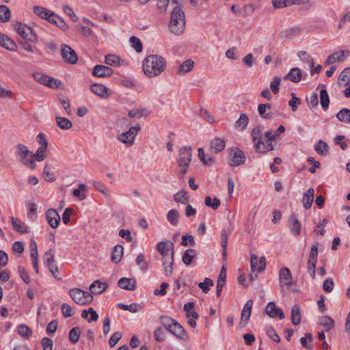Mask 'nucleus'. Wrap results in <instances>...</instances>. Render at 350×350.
<instances>
[{
	"mask_svg": "<svg viewBox=\"0 0 350 350\" xmlns=\"http://www.w3.org/2000/svg\"><path fill=\"white\" fill-rule=\"evenodd\" d=\"M143 70L148 77L159 75L166 67L165 59L158 55H150L143 61Z\"/></svg>",
	"mask_w": 350,
	"mask_h": 350,
	"instance_id": "1",
	"label": "nucleus"
},
{
	"mask_svg": "<svg viewBox=\"0 0 350 350\" xmlns=\"http://www.w3.org/2000/svg\"><path fill=\"white\" fill-rule=\"evenodd\" d=\"M192 157V149L191 146H183L179 150L177 165L178 168V176L183 178L190 165Z\"/></svg>",
	"mask_w": 350,
	"mask_h": 350,
	"instance_id": "2",
	"label": "nucleus"
},
{
	"mask_svg": "<svg viewBox=\"0 0 350 350\" xmlns=\"http://www.w3.org/2000/svg\"><path fill=\"white\" fill-rule=\"evenodd\" d=\"M31 153L32 152L22 144H18L16 146V155L18 158V161L33 170L36 167V163L31 157H28Z\"/></svg>",
	"mask_w": 350,
	"mask_h": 350,
	"instance_id": "3",
	"label": "nucleus"
},
{
	"mask_svg": "<svg viewBox=\"0 0 350 350\" xmlns=\"http://www.w3.org/2000/svg\"><path fill=\"white\" fill-rule=\"evenodd\" d=\"M69 295L75 303L81 306L88 305L93 301V296L90 293L79 288H71Z\"/></svg>",
	"mask_w": 350,
	"mask_h": 350,
	"instance_id": "4",
	"label": "nucleus"
},
{
	"mask_svg": "<svg viewBox=\"0 0 350 350\" xmlns=\"http://www.w3.org/2000/svg\"><path fill=\"white\" fill-rule=\"evenodd\" d=\"M141 130L139 125L131 126L129 131L123 132L117 136V139L122 143L128 146H131L134 143V139L138 133Z\"/></svg>",
	"mask_w": 350,
	"mask_h": 350,
	"instance_id": "5",
	"label": "nucleus"
},
{
	"mask_svg": "<svg viewBox=\"0 0 350 350\" xmlns=\"http://www.w3.org/2000/svg\"><path fill=\"white\" fill-rule=\"evenodd\" d=\"M165 328L180 340L187 341L189 339L187 332L183 328V327L176 321L173 322V323L165 326Z\"/></svg>",
	"mask_w": 350,
	"mask_h": 350,
	"instance_id": "6",
	"label": "nucleus"
},
{
	"mask_svg": "<svg viewBox=\"0 0 350 350\" xmlns=\"http://www.w3.org/2000/svg\"><path fill=\"white\" fill-rule=\"evenodd\" d=\"M230 155L232 158L230 159L228 164L232 167L239 166L245 162V155L239 148H231Z\"/></svg>",
	"mask_w": 350,
	"mask_h": 350,
	"instance_id": "7",
	"label": "nucleus"
},
{
	"mask_svg": "<svg viewBox=\"0 0 350 350\" xmlns=\"http://www.w3.org/2000/svg\"><path fill=\"white\" fill-rule=\"evenodd\" d=\"M157 251L161 254L162 258L174 256V244L171 241H161L157 245Z\"/></svg>",
	"mask_w": 350,
	"mask_h": 350,
	"instance_id": "8",
	"label": "nucleus"
},
{
	"mask_svg": "<svg viewBox=\"0 0 350 350\" xmlns=\"http://www.w3.org/2000/svg\"><path fill=\"white\" fill-rule=\"evenodd\" d=\"M61 55L62 58L69 64H75L78 61V57L75 51L66 44H62Z\"/></svg>",
	"mask_w": 350,
	"mask_h": 350,
	"instance_id": "9",
	"label": "nucleus"
},
{
	"mask_svg": "<svg viewBox=\"0 0 350 350\" xmlns=\"http://www.w3.org/2000/svg\"><path fill=\"white\" fill-rule=\"evenodd\" d=\"M46 219L51 228H56L59 224L60 216L56 210L49 208L46 212Z\"/></svg>",
	"mask_w": 350,
	"mask_h": 350,
	"instance_id": "10",
	"label": "nucleus"
},
{
	"mask_svg": "<svg viewBox=\"0 0 350 350\" xmlns=\"http://www.w3.org/2000/svg\"><path fill=\"white\" fill-rule=\"evenodd\" d=\"M185 18H182V20H170L169 29L174 34H181L185 29Z\"/></svg>",
	"mask_w": 350,
	"mask_h": 350,
	"instance_id": "11",
	"label": "nucleus"
},
{
	"mask_svg": "<svg viewBox=\"0 0 350 350\" xmlns=\"http://www.w3.org/2000/svg\"><path fill=\"white\" fill-rule=\"evenodd\" d=\"M265 312L271 318H275L278 317L280 319H284L285 317L284 313L283 311L275 307V303L271 301L268 303L265 308Z\"/></svg>",
	"mask_w": 350,
	"mask_h": 350,
	"instance_id": "12",
	"label": "nucleus"
},
{
	"mask_svg": "<svg viewBox=\"0 0 350 350\" xmlns=\"http://www.w3.org/2000/svg\"><path fill=\"white\" fill-rule=\"evenodd\" d=\"M113 74V70L104 65H96L93 69L92 75L96 77H107Z\"/></svg>",
	"mask_w": 350,
	"mask_h": 350,
	"instance_id": "13",
	"label": "nucleus"
},
{
	"mask_svg": "<svg viewBox=\"0 0 350 350\" xmlns=\"http://www.w3.org/2000/svg\"><path fill=\"white\" fill-rule=\"evenodd\" d=\"M258 258L256 254H252L250 257V265L252 271L258 270V271H262L266 267V260L264 256L260 257L258 265Z\"/></svg>",
	"mask_w": 350,
	"mask_h": 350,
	"instance_id": "14",
	"label": "nucleus"
},
{
	"mask_svg": "<svg viewBox=\"0 0 350 350\" xmlns=\"http://www.w3.org/2000/svg\"><path fill=\"white\" fill-rule=\"evenodd\" d=\"M225 140L219 137H216L211 141L209 144V150L216 154L222 151L225 148Z\"/></svg>",
	"mask_w": 350,
	"mask_h": 350,
	"instance_id": "15",
	"label": "nucleus"
},
{
	"mask_svg": "<svg viewBox=\"0 0 350 350\" xmlns=\"http://www.w3.org/2000/svg\"><path fill=\"white\" fill-rule=\"evenodd\" d=\"M137 281L134 278H122L118 282L120 288L129 291H133L136 288Z\"/></svg>",
	"mask_w": 350,
	"mask_h": 350,
	"instance_id": "16",
	"label": "nucleus"
},
{
	"mask_svg": "<svg viewBox=\"0 0 350 350\" xmlns=\"http://www.w3.org/2000/svg\"><path fill=\"white\" fill-rule=\"evenodd\" d=\"M280 282L283 284L290 286L292 282V275L288 268L282 267L279 272Z\"/></svg>",
	"mask_w": 350,
	"mask_h": 350,
	"instance_id": "17",
	"label": "nucleus"
},
{
	"mask_svg": "<svg viewBox=\"0 0 350 350\" xmlns=\"http://www.w3.org/2000/svg\"><path fill=\"white\" fill-rule=\"evenodd\" d=\"M253 306V301L252 299L248 300L244 305V307L241 311V319L240 323H247L252 313V308Z\"/></svg>",
	"mask_w": 350,
	"mask_h": 350,
	"instance_id": "18",
	"label": "nucleus"
},
{
	"mask_svg": "<svg viewBox=\"0 0 350 350\" xmlns=\"http://www.w3.org/2000/svg\"><path fill=\"white\" fill-rule=\"evenodd\" d=\"M288 223L291 232L295 235H299L301 232V224L295 214L290 216Z\"/></svg>",
	"mask_w": 350,
	"mask_h": 350,
	"instance_id": "19",
	"label": "nucleus"
},
{
	"mask_svg": "<svg viewBox=\"0 0 350 350\" xmlns=\"http://www.w3.org/2000/svg\"><path fill=\"white\" fill-rule=\"evenodd\" d=\"M12 225L13 228L21 234H26L29 232L28 226L22 222L20 219L14 217H11Z\"/></svg>",
	"mask_w": 350,
	"mask_h": 350,
	"instance_id": "20",
	"label": "nucleus"
},
{
	"mask_svg": "<svg viewBox=\"0 0 350 350\" xmlns=\"http://www.w3.org/2000/svg\"><path fill=\"white\" fill-rule=\"evenodd\" d=\"M302 73L299 68L295 67L291 69L284 79L293 83H298L301 79Z\"/></svg>",
	"mask_w": 350,
	"mask_h": 350,
	"instance_id": "21",
	"label": "nucleus"
},
{
	"mask_svg": "<svg viewBox=\"0 0 350 350\" xmlns=\"http://www.w3.org/2000/svg\"><path fill=\"white\" fill-rule=\"evenodd\" d=\"M91 91L96 95L100 97H107L109 89L104 85L94 83L90 87Z\"/></svg>",
	"mask_w": 350,
	"mask_h": 350,
	"instance_id": "22",
	"label": "nucleus"
},
{
	"mask_svg": "<svg viewBox=\"0 0 350 350\" xmlns=\"http://www.w3.org/2000/svg\"><path fill=\"white\" fill-rule=\"evenodd\" d=\"M256 150L259 153H265L273 150V145L269 141H264V139H259L255 144Z\"/></svg>",
	"mask_w": 350,
	"mask_h": 350,
	"instance_id": "23",
	"label": "nucleus"
},
{
	"mask_svg": "<svg viewBox=\"0 0 350 350\" xmlns=\"http://www.w3.org/2000/svg\"><path fill=\"white\" fill-rule=\"evenodd\" d=\"M314 190L313 188L308 189V191L304 194L302 198V203L304 207L306 209H309L311 207L314 200Z\"/></svg>",
	"mask_w": 350,
	"mask_h": 350,
	"instance_id": "24",
	"label": "nucleus"
},
{
	"mask_svg": "<svg viewBox=\"0 0 350 350\" xmlns=\"http://www.w3.org/2000/svg\"><path fill=\"white\" fill-rule=\"evenodd\" d=\"M108 287V284L105 282H102L100 280L94 281L90 286V290L91 294H100L104 292Z\"/></svg>",
	"mask_w": 350,
	"mask_h": 350,
	"instance_id": "25",
	"label": "nucleus"
},
{
	"mask_svg": "<svg viewBox=\"0 0 350 350\" xmlns=\"http://www.w3.org/2000/svg\"><path fill=\"white\" fill-rule=\"evenodd\" d=\"M0 46L10 50L14 51L16 48V44L8 36L0 32Z\"/></svg>",
	"mask_w": 350,
	"mask_h": 350,
	"instance_id": "26",
	"label": "nucleus"
},
{
	"mask_svg": "<svg viewBox=\"0 0 350 350\" xmlns=\"http://www.w3.org/2000/svg\"><path fill=\"white\" fill-rule=\"evenodd\" d=\"M271 104H259L258 106V111L262 118L270 119L273 117L272 113L270 112Z\"/></svg>",
	"mask_w": 350,
	"mask_h": 350,
	"instance_id": "27",
	"label": "nucleus"
},
{
	"mask_svg": "<svg viewBox=\"0 0 350 350\" xmlns=\"http://www.w3.org/2000/svg\"><path fill=\"white\" fill-rule=\"evenodd\" d=\"M164 271L167 276H170L173 273L174 257L167 256L166 258H162Z\"/></svg>",
	"mask_w": 350,
	"mask_h": 350,
	"instance_id": "28",
	"label": "nucleus"
},
{
	"mask_svg": "<svg viewBox=\"0 0 350 350\" xmlns=\"http://www.w3.org/2000/svg\"><path fill=\"white\" fill-rule=\"evenodd\" d=\"M123 255V247L121 245H116L111 252V260L114 263H118Z\"/></svg>",
	"mask_w": 350,
	"mask_h": 350,
	"instance_id": "29",
	"label": "nucleus"
},
{
	"mask_svg": "<svg viewBox=\"0 0 350 350\" xmlns=\"http://www.w3.org/2000/svg\"><path fill=\"white\" fill-rule=\"evenodd\" d=\"M319 323L327 332L332 329L335 325L334 319L329 316L321 317L319 319Z\"/></svg>",
	"mask_w": 350,
	"mask_h": 350,
	"instance_id": "30",
	"label": "nucleus"
},
{
	"mask_svg": "<svg viewBox=\"0 0 350 350\" xmlns=\"http://www.w3.org/2000/svg\"><path fill=\"white\" fill-rule=\"evenodd\" d=\"M249 122V118L247 116L245 113H241L239 118L234 123V127L238 129L243 131L244 130Z\"/></svg>",
	"mask_w": 350,
	"mask_h": 350,
	"instance_id": "31",
	"label": "nucleus"
},
{
	"mask_svg": "<svg viewBox=\"0 0 350 350\" xmlns=\"http://www.w3.org/2000/svg\"><path fill=\"white\" fill-rule=\"evenodd\" d=\"M350 82V67L345 68L338 77V83L340 86H345Z\"/></svg>",
	"mask_w": 350,
	"mask_h": 350,
	"instance_id": "32",
	"label": "nucleus"
},
{
	"mask_svg": "<svg viewBox=\"0 0 350 350\" xmlns=\"http://www.w3.org/2000/svg\"><path fill=\"white\" fill-rule=\"evenodd\" d=\"M167 219L172 226H176L180 217L179 212L176 209H171L167 213Z\"/></svg>",
	"mask_w": 350,
	"mask_h": 350,
	"instance_id": "33",
	"label": "nucleus"
},
{
	"mask_svg": "<svg viewBox=\"0 0 350 350\" xmlns=\"http://www.w3.org/2000/svg\"><path fill=\"white\" fill-rule=\"evenodd\" d=\"M344 59V52H335L331 54L325 60V65H330L336 62H340Z\"/></svg>",
	"mask_w": 350,
	"mask_h": 350,
	"instance_id": "34",
	"label": "nucleus"
},
{
	"mask_svg": "<svg viewBox=\"0 0 350 350\" xmlns=\"http://www.w3.org/2000/svg\"><path fill=\"white\" fill-rule=\"evenodd\" d=\"M301 312L297 305L293 306L291 310V321L294 325H299L301 323Z\"/></svg>",
	"mask_w": 350,
	"mask_h": 350,
	"instance_id": "35",
	"label": "nucleus"
},
{
	"mask_svg": "<svg viewBox=\"0 0 350 350\" xmlns=\"http://www.w3.org/2000/svg\"><path fill=\"white\" fill-rule=\"evenodd\" d=\"M55 119L57 125L62 130H68L72 126L71 121L66 118L57 116Z\"/></svg>",
	"mask_w": 350,
	"mask_h": 350,
	"instance_id": "36",
	"label": "nucleus"
},
{
	"mask_svg": "<svg viewBox=\"0 0 350 350\" xmlns=\"http://www.w3.org/2000/svg\"><path fill=\"white\" fill-rule=\"evenodd\" d=\"M337 119L343 122L350 124V109L343 108L336 114Z\"/></svg>",
	"mask_w": 350,
	"mask_h": 350,
	"instance_id": "37",
	"label": "nucleus"
},
{
	"mask_svg": "<svg viewBox=\"0 0 350 350\" xmlns=\"http://www.w3.org/2000/svg\"><path fill=\"white\" fill-rule=\"evenodd\" d=\"M193 66H194V62L192 59H187L179 66L178 72L179 74L187 73V72H189L190 70H191Z\"/></svg>",
	"mask_w": 350,
	"mask_h": 350,
	"instance_id": "38",
	"label": "nucleus"
},
{
	"mask_svg": "<svg viewBox=\"0 0 350 350\" xmlns=\"http://www.w3.org/2000/svg\"><path fill=\"white\" fill-rule=\"evenodd\" d=\"M196 252L195 250H193V249L187 250L185 252V253L182 257L183 262L186 265H189L191 263V261H192L193 258L196 256Z\"/></svg>",
	"mask_w": 350,
	"mask_h": 350,
	"instance_id": "39",
	"label": "nucleus"
},
{
	"mask_svg": "<svg viewBox=\"0 0 350 350\" xmlns=\"http://www.w3.org/2000/svg\"><path fill=\"white\" fill-rule=\"evenodd\" d=\"M11 12L8 7L4 5H0V22L5 23L10 20Z\"/></svg>",
	"mask_w": 350,
	"mask_h": 350,
	"instance_id": "40",
	"label": "nucleus"
},
{
	"mask_svg": "<svg viewBox=\"0 0 350 350\" xmlns=\"http://www.w3.org/2000/svg\"><path fill=\"white\" fill-rule=\"evenodd\" d=\"M320 103L322 108L326 110L329 105V98L325 89L320 91Z\"/></svg>",
	"mask_w": 350,
	"mask_h": 350,
	"instance_id": "41",
	"label": "nucleus"
},
{
	"mask_svg": "<svg viewBox=\"0 0 350 350\" xmlns=\"http://www.w3.org/2000/svg\"><path fill=\"white\" fill-rule=\"evenodd\" d=\"M328 145L322 140H319L318 143L314 146L315 151L321 155H325L328 152Z\"/></svg>",
	"mask_w": 350,
	"mask_h": 350,
	"instance_id": "42",
	"label": "nucleus"
},
{
	"mask_svg": "<svg viewBox=\"0 0 350 350\" xmlns=\"http://www.w3.org/2000/svg\"><path fill=\"white\" fill-rule=\"evenodd\" d=\"M182 18H185V12L180 6L177 5L172 11L171 20H182Z\"/></svg>",
	"mask_w": 350,
	"mask_h": 350,
	"instance_id": "43",
	"label": "nucleus"
},
{
	"mask_svg": "<svg viewBox=\"0 0 350 350\" xmlns=\"http://www.w3.org/2000/svg\"><path fill=\"white\" fill-rule=\"evenodd\" d=\"M174 199L176 202L183 204H186L189 202V197L185 191H180L176 193L174 196Z\"/></svg>",
	"mask_w": 350,
	"mask_h": 350,
	"instance_id": "44",
	"label": "nucleus"
},
{
	"mask_svg": "<svg viewBox=\"0 0 350 350\" xmlns=\"http://www.w3.org/2000/svg\"><path fill=\"white\" fill-rule=\"evenodd\" d=\"M43 177L47 182H53L55 180L54 174L51 172V167L48 164L43 169Z\"/></svg>",
	"mask_w": 350,
	"mask_h": 350,
	"instance_id": "45",
	"label": "nucleus"
},
{
	"mask_svg": "<svg viewBox=\"0 0 350 350\" xmlns=\"http://www.w3.org/2000/svg\"><path fill=\"white\" fill-rule=\"evenodd\" d=\"M206 206L211 207L213 209L216 210L220 206V200L217 198H215L213 200L210 196H206L204 200Z\"/></svg>",
	"mask_w": 350,
	"mask_h": 350,
	"instance_id": "46",
	"label": "nucleus"
},
{
	"mask_svg": "<svg viewBox=\"0 0 350 350\" xmlns=\"http://www.w3.org/2000/svg\"><path fill=\"white\" fill-rule=\"evenodd\" d=\"M198 157L200 160L204 163L205 165H210L213 163L214 159L212 157H209L208 154H207L208 158L206 159V155L204 153V150L202 148H199L198 150Z\"/></svg>",
	"mask_w": 350,
	"mask_h": 350,
	"instance_id": "47",
	"label": "nucleus"
},
{
	"mask_svg": "<svg viewBox=\"0 0 350 350\" xmlns=\"http://www.w3.org/2000/svg\"><path fill=\"white\" fill-rule=\"evenodd\" d=\"M80 329L79 327H75L70 329L69 332V340L72 343H76L78 342L80 336Z\"/></svg>",
	"mask_w": 350,
	"mask_h": 350,
	"instance_id": "48",
	"label": "nucleus"
},
{
	"mask_svg": "<svg viewBox=\"0 0 350 350\" xmlns=\"http://www.w3.org/2000/svg\"><path fill=\"white\" fill-rule=\"evenodd\" d=\"M120 58L116 55H105V62L110 66H119Z\"/></svg>",
	"mask_w": 350,
	"mask_h": 350,
	"instance_id": "49",
	"label": "nucleus"
},
{
	"mask_svg": "<svg viewBox=\"0 0 350 350\" xmlns=\"http://www.w3.org/2000/svg\"><path fill=\"white\" fill-rule=\"evenodd\" d=\"M130 42H131L132 47L133 49H135L136 52L140 53L142 51V49H143L142 43L138 38H137L135 36H131L130 38Z\"/></svg>",
	"mask_w": 350,
	"mask_h": 350,
	"instance_id": "50",
	"label": "nucleus"
},
{
	"mask_svg": "<svg viewBox=\"0 0 350 350\" xmlns=\"http://www.w3.org/2000/svg\"><path fill=\"white\" fill-rule=\"evenodd\" d=\"M33 12L38 16H39L40 18H44V19H47L48 16L51 13V12L49 10H46L44 8L39 7V6H34L33 7Z\"/></svg>",
	"mask_w": 350,
	"mask_h": 350,
	"instance_id": "51",
	"label": "nucleus"
},
{
	"mask_svg": "<svg viewBox=\"0 0 350 350\" xmlns=\"http://www.w3.org/2000/svg\"><path fill=\"white\" fill-rule=\"evenodd\" d=\"M14 29L23 38H24L27 32L25 29H29V27L24 25L21 23H16L14 24Z\"/></svg>",
	"mask_w": 350,
	"mask_h": 350,
	"instance_id": "52",
	"label": "nucleus"
},
{
	"mask_svg": "<svg viewBox=\"0 0 350 350\" xmlns=\"http://www.w3.org/2000/svg\"><path fill=\"white\" fill-rule=\"evenodd\" d=\"M266 333L267 336L274 342L277 343L280 342V338L273 327L271 326L267 327L266 328Z\"/></svg>",
	"mask_w": 350,
	"mask_h": 350,
	"instance_id": "53",
	"label": "nucleus"
},
{
	"mask_svg": "<svg viewBox=\"0 0 350 350\" xmlns=\"http://www.w3.org/2000/svg\"><path fill=\"white\" fill-rule=\"evenodd\" d=\"M213 281L208 278H206L203 282H200L198 284L199 288L205 293L208 292L209 286H213Z\"/></svg>",
	"mask_w": 350,
	"mask_h": 350,
	"instance_id": "54",
	"label": "nucleus"
},
{
	"mask_svg": "<svg viewBox=\"0 0 350 350\" xmlns=\"http://www.w3.org/2000/svg\"><path fill=\"white\" fill-rule=\"evenodd\" d=\"M46 148L39 147L36 153H31V158L37 161H42L45 159L44 152Z\"/></svg>",
	"mask_w": 350,
	"mask_h": 350,
	"instance_id": "55",
	"label": "nucleus"
},
{
	"mask_svg": "<svg viewBox=\"0 0 350 350\" xmlns=\"http://www.w3.org/2000/svg\"><path fill=\"white\" fill-rule=\"evenodd\" d=\"M228 243V234L226 230H223L221 235V245L223 250L222 255L224 257L226 256V247Z\"/></svg>",
	"mask_w": 350,
	"mask_h": 350,
	"instance_id": "56",
	"label": "nucleus"
},
{
	"mask_svg": "<svg viewBox=\"0 0 350 350\" xmlns=\"http://www.w3.org/2000/svg\"><path fill=\"white\" fill-rule=\"evenodd\" d=\"M17 331L18 334L23 338H28L31 334V330L24 325H20L17 328Z\"/></svg>",
	"mask_w": 350,
	"mask_h": 350,
	"instance_id": "57",
	"label": "nucleus"
},
{
	"mask_svg": "<svg viewBox=\"0 0 350 350\" xmlns=\"http://www.w3.org/2000/svg\"><path fill=\"white\" fill-rule=\"evenodd\" d=\"M86 189V185L85 184H80L79 185V188L74 189L72 191V194L74 196L78 198L79 200H83L85 198V195L83 193H81V191H84Z\"/></svg>",
	"mask_w": 350,
	"mask_h": 350,
	"instance_id": "58",
	"label": "nucleus"
},
{
	"mask_svg": "<svg viewBox=\"0 0 350 350\" xmlns=\"http://www.w3.org/2000/svg\"><path fill=\"white\" fill-rule=\"evenodd\" d=\"M44 262L47 266L51 264L55 263V255L52 250H48L44 255Z\"/></svg>",
	"mask_w": 350,
	"mask_h": 350,
	"instance_id": "59",
	"label": "nucleus"
},
{
	"mask_svg": "<svg viewBox=\"0 0 350 350\" xmlns=\"http://www.w3.org/2000/svg\"><path fill=\"white\" fill-rule=\"evenodd\" d=\"M27 30L26 36H25L24 39L25 40L31 42H38V37L36 33L32 30L31 28L29 27V29H25Z\"/></svg>",
	"mask_w": 350,
	"mask_h": 350,
	"instance_id": "60",
	"label": "nucleus"
},
{
	"mask_svg": "<svg viewBox=\"0 0 350 350\" xmlns=\"http://www.w3.org/2000/svg\"><path fill=\"white\" fill-rule=\"evenodd\" d=\"M292 98L288 101V105L291 107L293 111H297V107L299 105H301V99L299 98H297L295 96L294 93L291 94Z\"/></svg>",
	"mask_w": 350,
	"mask_h": 350,
	"instance_id": "61",
	"label": "nucleus"
},
{
	"mask_svg": "<svg viewBox=\"0 0 350 350\" xmlns=\"http://www.w3.org/2000/svg\"><path fill=\"white\" fill-rule=\"evenodd\" d=\"M154 339L159 342H161L165 340V333L160 327L156 328L154 332Z\"/></svg>",
	"mask_w": 350,
	"mask_h": 350,
	"instance_id": "62",
	"label": "nucleus"
},
{
	"mask_svg": "<svg viewBox=\"0 0 350 350\" xmlns=\"http://www.w3.org/2000/svg\"><path fill=\"white\" fill-rule=\"evenodd\" d=\"M317 256H318V247L317 245H313L310 250L308 262L316 263L317 260Z\"/></svg>",
	"mask_w": 350,
	"mask_h": 350,
	"instance_id": "63",
	"label": "nucleus"
},
{
	"mask_svg": "<svg viewBox=\"0 0 350 350\" xmlns=\"http://www.w3.org/2000/svg\"><path fill=\"white\" fill-rule=\"evenodd\" d=\"M48 75H44V74H42L41 72H34L33 74V79L38 81V83H41V84H43V85H46V82L48 79Z\"/></svg>",
	"mask_w": 350,
	"mask_h": 350,
	"instance_id": "64",
	"label": "nucleus"
}]
</instances>
